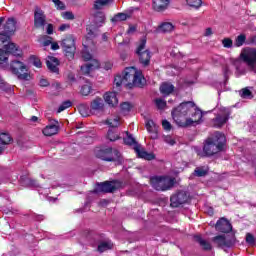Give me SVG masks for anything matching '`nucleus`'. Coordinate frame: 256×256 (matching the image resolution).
<instances>
[{"label":"nucleus","instance_id":"nucleus-40","mask_svg":"<svg viewBox=\"0 0 256 256\" xmlns=\"http://www.w3.org/2000/svg\"><path fill=\"white\" fill-rule=\"evenodd\" d=\"M155 103L158 109H165L167 107V102L163 98H157Z\"/></svg>","mask_w":256,"mask_h":256},{"label":"nucleus","instance_id":"nucleus-33","mask_svg":"<svg viewBox=\"0 0 256 256\" xmlns=\"http://www.w3.org/2000/svg\"><path fill=\"white\" fill-rule=\"evenodd\" d=\"M239 95L242 99H253V93L249 88H243L240 92Z\"/></svg>","mask_w":256,"mask_h":256},{"label":"nucleus","instance_id":"nucleus-63","mask_svg":"<svg viewBox=\"0 0 256 256\" xmlns=\"http://www.w3.org/2000/svg\"><path fill=\"white\" fill-rule=\"evenodd\" d=\"M176 57H178V59H179V58H184L185 55H183V53H181V52H178V53L176 54Z\"/></svg>","mask_w":256,"mask_h":256},{"label":"nucleus","instance_id":"nucleus-15","mask_svg":"<svg viewBox=\"0 0 256 256\" xmlns=\"http://www.w3.org/2000/svg\"><path fill=\"white\" fill-rule=\"evenodd\" d=\"M189 200V196L187 195V192L180 191L177 194L171 196V207H179V205H183L186 201Z\"/></svg>","mask_w":256,"mask_h":256},{"label":"nucleus","instance_id":"nucleus-49","mask_svg":"<svg viewBox=\"0 0 256 256\" xmlns=\"http://www.w3.org/2000/svg\"><path fill=\"white\" fill-rule=\"evenodd\" d=\"M55 7L60 11H65V3L61 2L60 0H52Z\"/></svg>","mask_w":256,"mask_h":256},{"label":"nucleus","instance_id":"nucleus-5","mask_svg":"<svg viewBox=\"0 0 256 256\" xmlns=\"http://www.w3.org/2000/svg\"><path fill=\"white\" fill-rule=\"evenodd\" d=\"M95 155L97 159H101L102 161H118V165H123V156L121 155V152L111 147L96 149Z\"/></svg>","mask_w":256,"mask_h":256},{"label":"nucleus","instance_id":"nucleus-60","mask_svg":"<svg viewBox=\"0 0 256 256\" xmlns=\"http://www.w3.org/2000/svg\"><path fill=\"white\" fill-rule=\"evenodd\" d=\"M51 44H52L51 40L44 41V47H49V45Z\"/></svg>","mask_w":256,"mask_h":256},{"label":"nucleus","instance_id":"nucleus-35","mask_svg":"<svg viewBox=\"0 0 256 256\" xmlns=\"http://www.w3.org/2000/svg\"><path fill=\"white\" fill-rule=\"evenodd\" d=\"M11 141H12L11 136L8 133L0 134V143L2 145H9Z\"/></svg>","mask_w":256,"mask_h":256},{"label":"nucleus","instance_id":"nucleus-53","mask_svg":"<svg viewBox=\"0 0 256 256\" xmlns=\"http://www.w3.org/2000/svg\"><path fill=\"white\" fill-rule=\"evenodd\" d=\"M67 29H71V25L69 24H61L58 28V31H67Z\"/></svg>","mask_w":256,"mask_h":256},{"label":"nucleus","instance_id":"nucleus-56","mask_svg":"<svg viewBox=\"0 0 256 256\" xmlns=\"http://www.w3.org/2000/svg\"><path fill=\"white\" fill-rule=\"evenodd\" d=\"M223 74H224L225 79H227V77L229 75V67L228 66H225L223 68Z\"/></svg>","mask_w":256,"mask_h":256},{"label":"nucleus","instance_id":"nucleus-61","mask_svg":"<svg viewBox=\"0 0 256 256\" xmlns=\"http://www.w3.org/2000/svg\"><path fill=\"white\" fill-rule=\"evenodd\" d=\"M108 203H109V201H107V200L100 201V205H102L103 207H105V205H107Z\"/></svg>","mask_w":256,"mask_h":256},{"label":"nucleus","instance_id":"nucleus-3","mask_svg":"<svg viewBox=\"0 0 256 256\" xmlns=\"http://www.w3.org/2000/svg\"><path fill=\"white\" fill-rule=\"evenodd\" d=\"M114 85L120 87L125 85L128 89H133V87H143L145 85V77L143 73L138 71L135 67L126 68L122 75H117L114 78Z\"/></svg>","mask_w":256,"mask_h":256},{"label":"nucleus","instance_id":"nucleus-45","mask_svg":"<svg viewBox=\"0 0 256 256\" xmlns=\"http://www.w3.org/2000/svg\"><path fill=\"white\" fill-rule=\"evenodd\" d=\"M222 45L225 47V49H231V47H233V40L230 38H224L222 40Z\"/></svg>","mask_w":256,"mask_h":256},{"label":"nucleus","instance_id":"nucleus-13","mask_svg":"<svg viewBox=\"0 0 256 256\" xmlns=\"http://www.w3.org/2000/svg\"><path fill=\"white\" fill-rule=\"evenodd\" d=\"M47 24V16H45V12L41 10V8L36 7L34 11V27L36 29H43Z\"/></svg>","mask_w":256,"mask_h":256},{"label":"nucleus","instance_id":"nucleus-42","mask_svg":"<svg viewBox=\"0 0 256 256\" xmlns=\"http://www.w3.org/2000/svg\"><path fill=\"white\" fill-rule=\"evenodd\" d=\"M108 139L109 141H117L119 138V135L113 131V129L108 130Z\"/></svg>","mask_w":256,"mask_h":256},{"label":"nucleus","instance_id":"nucleus-17","mask_svg":"<svg viewBox=\"0 0 256 256\" xmlns=\"http://www.w3.org/2000/svg\"><path fill=\"white\" fill-rule=\"evenodd\" d=\"M104 108H105V103L100 97L95 98L90 103V111H92V113L103 111Z\"/></svg>","mask_w":256,"mask_h":256},{"label":"nucleus","instance_id":"nucleus-28","mask_svg":"<svg viewBox=\"0 0 256 256\" xmlns=\"http://www.w3.org/2000/svg\"><path fill=\"white\" fill-rule=\"evenodd\" d=\"M110 249H113V243L111 241L101 242L98 245L99 253H105V251H109Z\"/></svg>","mask_w":256,"mask_h":256},{"label":"nucleus","instance_id":"nucleus-64","mask_svg":"<svg viewBox=\"0 0 256 256\" xmlns=\"http://www.w3.org/2000/svg\"><path fill=\"white\" fill-rule=\"evenodd\" d=\"M134 31H135V27L133 26L128 29V33H134Z\"/></svg>","mask_w":256,"mask_h":256},{"label":"nucleus","instance_id":"nucleus-32","mask_svg":"<svg viewBox=\"0 0 256 256\" xmlns=\"http://www.w3.org/2000/svg\"><path fill=\"white\" fill-rule=\"evenodd\" d=\"M78 111H79L80 115H82L83 117H89V115H91V113H92L91 108L89 109V106H87L85 104H81L78 107Z\"/></svg>","mask_w":256,"mask_h":256},{"label":"nucleus","instance_id":"nucleus-12","mask_svg":"<svg viewBox=\"0 0 256 256\" xmlns=\"http://www.w3.org/2000/svg\"><path fill=\"white\" fill-rule=\"evenodd\" d=\"M119 189V181L103 182L97 185L93 193H114Z\"/></svg>","mask_w":256,"mask_h":256},{"label":"nucleus","instance_id":"nucleus-41","mask_svg":"<svg viewBox=\"0 0 256 256\" xmlns=\"http://www.w3.org/2000/svg\"><path fill=\"white\" fill-rule=\"evenodd\" d=\"M30 61H31L32 65H34V67L41 69L43 64L41 63V60L39 58H37L36 56H31Z\"/></svg>","mask_w":256,"mask_h":256},{"label":"nucleus","instance_id":"nucleus-14","mask_svg":"<svg viewBox=\"0 0 256 256\" xmlns=\"http://www.w3.org/2000/svg\"><path fill=\"white\" fill-rule=\"evenodd\" d=\"M229 115H231V112H229V109L224 108L223 109V115H217L212 120V126L216 127V129H219L229 121Z\"/></svg>","mask_w":256,"mask_h":256},{"label":"nucleus","instance_id":"nucleus-44","mask_svg":"<svg viewBox=\"0 0 256 256\" xmlns=\"http://www.w3.org/2000/svg\"><path fill=\"white\" fill-rule=\"evenodd\" d=\"M96 23H105V13L97 12L95 14Z\"/></svg>","mask_w":256,"mask_h":256},{"label":"nucleus","instance_id":"nucleus-24","mask_svg":"<svg viewBox=\"0 0 256 256\" xmlns=\"http://www.w3.org/2000/svg\"><path fill=\"white\" fill-rule=\"evenodd\" d=\"M194 239L200 245V247H202L204 251H211V249H213V247L211 246V243L203 239L201 235H196Z\"/></svg>","mask_w":256,"mask_h":256},{"label":"nucleus","instance_id":"nucleus-50","mask_svg":"<svg viewBox=\"0 0 256 256\" xmlns=\"http://www.w3.org/2000/svg\"><path fill=\"white\" fill-rule=\"evenodd\" d=\"M163 140L168 145H175V140L171 136H164Z\"/></svg>","mask_w":256,"mask_h":256},{"label":"nucleus","instance_id":"nucleus-58","mask_svg":"<svg viewBox=\"0 0 256 256\" xmlns=\"http://www.w3.org/2000/svg\"><path fill=\"white\" fill-rule=\"evenodd\" d=\"M30 121H32V123H37V121H39V118L37 116H32L30 118Z\"/></svg>","mask_w":256,"mask_h":256},{"label":"nucleus","instance_id":"nucleus-62","mask_svg":"<svg viewBox=\"0 0 256 256\" xmlns=\"http://www.w3.org/2000/svg\"><path fill=\"white\" fill-rule=\"evenodd\" d=\"M31 185H32L33 187H39V184H38L37 181H35V180H32V181H31Z\"/></svg>","mask_w":256,"mask_h":256},{"label":"nucleus","instance_id":"nucleus-52","mask_svg":"<svg viewBox=\"0 0 256 256\" xmlns=\"http://www.w3.org/2000/svg\"><path fill=\"white\" fill-rule=\"evenodd\" d=\"M39 85L40 87H49V81H47V79L42 78L39 81Z\"/></svg>","mask_w":256,"mask_h":256},{"label":"nucleus","instance_id":"nucleus-1","mask_svg":"<svg viewBox=\"0 0 256 256\" xmlns=\"http://www.w3.org/2000/svg\"><path fill=\"white\" fill-rule=\"evenodd\" d=\"M5 21V18L0 17V47L4 45V50L0 49V67L5 69L9 67V55L14 57L21 56V51L17 48V45L11 41V36L15 35L17 31V19L10 17ZM8 43V44H5Z\"/></svg>","mask_w":256,"mask_h":256},{"label":"nucleus","instance_id":"nucleus-2","mask_svg":"<svg viewBox=\"0 0 256 256\" xmlns=\"http://www.w3.org/2000/svg\"><path fill=\"white\" fill-rule=\"evenodd\" d=\"M172 117L178 127H195L203 121V112L195 102H183L172 111Z\"/></svg>","mask_w":256,"mask_h":256},{"label":"nucleus","instance_id":"nucleus-25","mask_svg":"<svg viewBox=\"0 0 256 256\" xmlns=\"http://www.w3.org/2000/svg\"><path fill=\"white\" fill-rule=\"evenodd\" d=\"M174 29L175 26L173 25V23L164 22L158 26L157 31L158 33H171Z\"/></svg>","mask_w":256,"mask_h":256},{"label":"nucleus","instance_id":"nucleus-34","mask_svg":"<svg viewBox=\"0 0 256 256\" xmlns=\"http://www.w3.org/2000/svg\"><path fill=\"white\" fill-rule=\"evenodd\" d=\"M246 40H247V36H245V34H240L235 39V42H234L235 47H243Z\"/></svg>","mask_w":256,"mask_h":256},{"label":"nucleus","instance_id":"nucleus-43","mask_svg":"<svg viewBox=\"0 0 256 256\" xmlns=\"http://www.w3.org/2000/svg\"><path fill=\"white\" fill-rule=\"evenodd\" d=\"M80 93L84 96L89 95L91 93V85L85 84L81 87Z\"/></svg>","mask_w":256,"mask_h":256},{"label":"nucleus","instance_id":"nucleus-7","mask_svg":"<svg viewBox=\"0 0 256 256\" xmlns=\"http://www.w3.org/2000/svg\"><path fill=\"white\" fill-rule=\"evenodd\" d=\"M147 39L143 38L136 48V55H138L139 63L142 64V67H149L151 64V57H153V53L151 50L146 49Z\"/></svg>","mask_w":256,"mask_h":256},{"label":"nucleus","instance_id":"nucleus-47","mask_svg":"<svg viewBox=\"0 0 256 256\" xmlns=\"http://www.w3.org/2000/svg\"><path fill=\"white\" fill-rule=\"evenodd\" d=\"M82 58L84 59V61H90V63H93V60H95L91 53L87 51L82 52Z\"/></svg>","mask_w":256,"mask_h":256},{"label":"nucleus","instance_id":"nucleus-4","mask_svg":"<svg viewBox=\"0 0 256 256\" xmlns=\"http://www.w3.org/2000/svg\"><path fill=\"white\" fill-rule=\"evenodd\" d=\"M225 134L221 132H216L213 138H208L205 141L203 151L196 150L197 155L200 157H212L216 153H220L225 147Z\"/></svg>","mask_w":256,"mask_h":256},{"label":"nucleus","instance_id":"nucleus-31","mask_svg":"<svg viewBox=\"0 0 256 256\" xmlns=\"http://www.w3.org/2000/svg\"><path fill=\"white\" fill-rule=\"evenodd\" d=\"M0 89L5 93H13V87H11V85L5 82V80H3L1 76H0Z\"/></svg>","mask_w":256,"mask_h":256},{"label":"nucleus","instance_id":"nucleus-19","mask_svg":"<svg viewBox=\"0 0 256 256\" xmlns=\"http://www.w3.org/2000/svg\"><path fill=\"white\" fill-rule=\"evenodd\" d=\"M99 61L98 60H92V62H89L88 64L81 66V72L83 75H89L91 71H95V69H99Z\"/></svg>","mask_w":256,"mask_h":256},{"label":"nucleus","instance_id":"nucleus-51","mask_svg":"<svg viewBox=\"0 0 256 256\" xmlns=\"http://www.w3.org/2000/svg\"><path fill=\"white\" fill-rule=\"evenodd\" d=\"M162 127L165 131H171V123L167 120L162 121Z\"/></svg>","mask_w":256,"mask_h":256},{"label":"nucleus","instance_id":"nucleus-36","mask_svg":"<svg viewBox=\"0 0 256 256\" xmlns=\"http://www.w3.org/2000/svg\"><path fill=\"white\" fill-rule=\"evenodd\" d=\"M119 21H127V14L118 13L111 19L112 23H119Z\"/></svg>","mask_w":256,"mask_h":256},{"label":"nucleus","instance_id":"nucleus-20","mask_svg":"<svg viewBox=\"0 0 256 256\" xmlns=\"http://www.w3.org/2000/svg\"><path fill=\"white\" fill-rule=\"evenodd\" d=\"M104 100L108 105H110V107H115V105H117V103H119V100L117 99V93H115V92L105 93Z\"/></svg>","mask_w":256,"mask_h":256},{"label":"nucleus","instance_id":"nucleus-59","mask_svg":"<svg viewBox=\"0 0 256 256\" xmlns=\"http://www.w3.org/2000/svg\"><path fill=\"white\" fill-rule=\"evenodd\" d=\"M68 79H69V81L75 82V75L69 74Z\"/></svg>","mask_w":256,"mask_h":256},{"label":"nucleus","instance_id":"nucleus-21","mask_svg":"<svg viewBox=\"0 0 256 256\" xmlns=\"http://www.w3.org/2000/svg\"><path fill=\"white\" fill-rule=\"evenodd\" d=\"M175 91V86L169 82H164L160 86V93L164 95V97H167L168 95H171Z\"/></svg>","mask_w":256,"mask_h":256},{"label":"nucleus","instance_id":"nucleus-11","mask_svg":"<svg viewBox=\"0 0 256 256\" xmlns=\"http://www.w3.org/2000/svg\"><path fill=\"white\" fill-rule=\"evenodd\" d=\"M61 47L66 55L70 59L75 57V51H77V46H75V37L73 35L66 36L62 42Z\"/></svg>","mask_w":256,"mask_h":256},{"label":"nucleus","instance_id":"nucleus-22","mask_svg":"<svg viewBox=\"0 0 256 256\" xmlns=\"http://www.w3.org/2000/svg\"><path fill=\"white\" fill-rule=\"evenodd\" d=\"M42 133L46 137H53V135H57V133H59V126L55 124L48 125L43 129Z\"/></svg>","mask_w":256,"mask_h":256},{"label":"nucleus","instance_id":"nucleus-6","mask_svg":"<svg viewBox=\"0 0 256 256\" xmlns=\"http://www.w3.org/2000/svg\"><path fill=\"white\" fill-rule=\"evenodd\" d=\"M150 183L156 191H167L175 185V178L169 176H154L150 178Z\"/></svg>","mask_w":256,"mask_h":256},{"label":"nucleus","instance_id":"nucleus-29","mask_svg":"<svg viewBox=\"0 0 256 256\" xmlns=\"http://www.w3.org/2000/svg\"><path fill=\"white\" fill-rule=\"evenodd\" d=\"M109 3H113V0H95L94 9H96V11H99L103 9L106 5H109Z\"/></svg>","mask_w":256,"mask_h":256},{"label":"nucleus","instance_id":"nucleus-8","mask_svg":"<svg viewBox=\"0 0 256 256\" xmlns=\"http://www.w3.org/2000/svg\"><path fill=\"white\" fill-rule=\"evenodd\" d=\"M124 143L125 145L134 146V151L141 159H146V161H153V159H155V154L147 153L145 150L141 149V145L137 143L133 135L127 133L126 137L124 138Z\"/></svg>","mask_w":256,"mask_h":256},{"label":"nucleus","instance_id":"nucleus-10","mask_svg":"<svg viewBox=\"0 0 256 256\" xmlns=\"http://www.w3.org/2000/svg\"><path fill=\"white\" fill-rule=\"evenodd\" d=\"M212 241L215 243V245H217V247H220V249L227 251V249L235 247V244L237 243V238H235V234L218 235L214 237Z\"/></svg>","mask_w":256,"mask_h":256},{"label":"nucleus","instance_id":"nucleus-16","mask_svg":"<svg viewBox=\"0 0 256 256\" xmlns=\"http://www.w3.org/2000/svg\"><path fill=\"white\" fill-rule=\"evenodd\" d=\"M215 227L216 231H219L220 233H229L233 229L231 222L225 218L218 220Z\"/></svg>","mask_w":256,"mask_h":256},{"label":"nucleus","instance_id":"nucleus-39","mask_svg":"<svg viewBox=\"0 0 256 256\" xmlns=\"http://www.w3.org/2000/svg\"><path fill=\"white\" fill-rule=\"evenodd\" d=\"M132 108L133 105H131V103L129 102H124L120 105L121 113H123L124 115L125 113H129V111H131Z\"/></svg>","mask_w":256,"mask_h":256},{"label":"nucleus","instance_id":"nucleus-55","mask_svg":"<svg viewBox=\"0 0 256 256\" xmlns=\"http://www.w3.org/2000/svg\"><path fill=\"white\" fill-rule=\"evenodd\" d=\"M204 35L205 37H211V35H213V30L211 28H207Z\"/></svg>","mask_w":256,"mask_h":256},{"label":"nucleus","instance_id":"nucleus-38","mask_svg":"<svg viewBox=\"0 0 256 256\" xmlns=\"http://www.w3.org/2000/svg\"><path fill=\"white\" fill-rule=\"evenodd\" d=\"M72 105L73 103L70 100L62 102V105L58 107L57 113H62V111H65V109H69V107H71Z\"/></svg>","mask_w":256,"mask_h":256},{"label":"nucleus","instance_id":"nucleus-27","mask_svg":"<svg viewBox=\"0 0 256 256\" xmlns=\"http://www.w3.org/2000/svg\"><path fill=\"white\" fill-rule=\"evenodd\" d=\"M146 129L148 133H152V139H157V129L155 127V122H153V120H148L146 122Z\"/></svg>","mask_w":256,"mask_h":256},{"label":"nucleus","instance_id":"nucleus-30","mask_svg":"<svg viewBox=\"0 0 256 256\" xmlns=\"http://www.w3.org/2000/svg\"><path fill=\"white\" fill-rule=\"evenodd\" d=\"M207 173H209V168L207 166L197 167L194 170V175H196V177H205Z\"/></svg>","mask_w":256,"mask_h":256},{"label":"nucleus","instance_id":"nucleus-18","mask_svg":"<svg viewBox=\"0 0 256 256\" xmlns=\"http://www.w3.org/2000/svg\"><path fill=\"white\" fill-rule=\"evenodd\" d=\"M46 65L52 73H59V59L53 56H48Z\"/></svg>","mask_w":256,"mask_h":256},{"label":"nucleus","instance_id":"nucleus-23","mask_svg":"<svg viewBox=\"0 0 256 256\" xmlns=\"http://www.w3.org/2000/svg\"><path fill=\"white\" fill-rule=\"evenodd\" d=\"M171 0H153L155 11H165L169 7Z\"/></svg>","mask_w":256,"mask_h":256},{"label":"nucleus","instance_id":"nucleus-9","mask_svg":"<svg viewBox=\"0 0 256 256\" xmlns=\"http://www.w3.org/2000/svg\"><path fill=\"white\" fill-rule=\"evenodd\" d=\"M10 69L13 75H16L20 81H31V74H29L27 66L23 62L12 61Z\"/></svg>","mask_w":256,"mask_h":256},{"label":"nucleus","instance_id":"nucleus-37","mask_svg":"<svg viewBox=\"0 0 256 256\" xmlns=\"http://www.w3.org/2000/svg\"><path fill=\"white\" fill-rule=\"evenodd\" d=\"M187 4L189 7H192L193 9H199L201 5H203L202 0H187Z\"/></svg>","mask_w":256,"mask_h":256},{"label":"nucleus","instance_id":"nucleus-26","mask_svg":"<svg viewBox=\"0 0 256 256\" xmlns=\"http://www.w3.org/2000/svg\"><path fill=\"white\" fill-rule=\"evenodd\" d=\"M105 123L112 129H115L116 127H119V125H121V118L119 116H111L106 120Z\"/></svg>","mask_w":256,"mask_h":256},{"label":"nucleus","instance_id":"nucleus-57","mask_svg":"<svg viewBox=\"0 0 256 256\" xmlns=\"http://www.w3.org/2000/svg\"><path fill=\"white\" fill-rule=\"evenodd\" d=\"M51 49L57 51V49H59V44L57 42H52Z\"/></svg>","mask_w":256,"mask_h":256},{"label":"nucleus","instance_id":"nucleus-48","mask_svg":"<svg viewBox=\"0 0 256 256\" xmlns=\"http://www.w3.org/2000/svg\"><path fill=\"white\" fill-rule=\"evenodd\" d=\"M62 17L63 19H67L68 21H73V19H75V15L73 14V12L70 11L63 12Z\"/></svg>","mask_w":256,"mask_h":256},{"label":"nucleus","instance_id":"nucleus-54","mask_svg":"<svg viewBox=\"0 0 256 256\" xmlns=\"http://www.w3.org/2000/svg\"><path fill=\"white\" fill-rule=\"evenodd\" d=\"M47 34L48 35H53V25L52 24H48V26H47Z\"/></svg>","mask_w":256,"mask_h":256},{"label":"nucleus","instance_id":"nucleus-46","mask_svg":"<svg viewBox=\"0 0 256 256\" xmlns=\"http://www.w3.org/2000/svg\"><path fill=\"white\" fill-rule=\"evenodd\" d=\"M255 241L256 239H255V236H253V234L251 233L246 234V243H248V245H251V246L255 245Z\"/></svg>","mask_w":256,"mask_h":256}]
</instances>
